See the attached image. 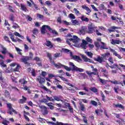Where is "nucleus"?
I'll return each mask as SVG.
<instances>
[{
    "mask_svg": "<svg viewBox=\"0 0 125 125\" xmlns=\"http://www.w3.org/2000/svg\"><path fill=\"white\" fill-rule=\"evenodd\" d=\"M110 55V53L107 52L105 53L102 54V57L99 56L97 59H95V60L97 62H99V63H102V62L104 61V59H105V60H107V58H109Z\"/></svg>",
    "mask_w": 125,
    "mask_h": 125,
    "instance_id": "f257e3e1",
    "label": "nucleus"
},
{
    "mask_svg": "<svg viewBox=\"0 0 125 125\" xmlns=\"http://www.w3.org/2000/svg\"><path fill=\"white\" fill-rule=\"evenodd\" d=\"M6 104L7 107L8 109L7 111L8 114H10V115H13V113L17 114V111L12 108V104H11L7 103ZM12 112H13V113Z\"/></svg>",
    "mask_w": 125,
    "mask_h": 125,
    "instance_id": "f03ea898",
    "label": "nucleus"
},
{
    "mask_svg": "<svg viewBox=\"0 0 125 125\" xmlns=\"http://www.w3.org/2000/svg\"><path fill=\"white\" fill-rule=\"evenodd\" d=\"M45 28H46V29H48L49 31H51V28H50V26L44 25L42 26L41 28V32L42 34L43 35L46 33V30L45 29Z\"/></svg>",
    "mask_w": 125,
    "mask_h": 125,
    "instance_id": "7ed1b4c3",
    "label": "nucleus"
},
{
    "mask_svg": "<svg viewBox=\"0 0 125 125\" xmlns=\"http://www.w3.org/2000/svg\"><path fill=\"white\" fill-rule=\"evenodd\" d=\"M80 34L82 35H84L85 33H87V27L86 26H82L81 29L79 30Z\"/></svg>",
    "mask_w": 125,
    "mask_h": 125,
    "instance_id": "20e7f679",
    "label": "nucleus"
},
{
    "mask_svg": "<svg viewBox=\"0 0 125 125\" xmlns=\"http://www.w3.org/2000/svg\"><path fill=\"white\" fill-rule=\"evenodd\" d=\"M69 41L70 42H74L75 43H77L80 42V39L77 36H73V38L69 39Z\"/></svg>",
    "mask_w": 125,
    "mask_h": 125,
    "instance_id": "39448f33",
    "label": "nucleus"
},
{
    "mask_svg": "<svg viewBox=\"0 0 125 125\" xmlns=\"http://www.w3.org/2000/svg\"><path fill=\"white\" fill-rule=\"evenodd\" d=\"M29 60H31V59H30V58L28 56H22V58L21 59V61L24 63V64H28L27 61H29Z\"/></svg>",
    "mask_w": 125,
    "mask_h": 125,
    "instance_id": "423d86ee",
    "label": "nucleus"
},
{
    "mask_svg": "<svg viewBox=\"0 0 125 125\" xmlns=\"http://www.w3.org/2000/svg\"><path fill=\"white\" fill-rule=\"evenodd\" d=\"M36 80L39 82L40 84H42V83H45V79H44L43 77H42L41 76H38Z\"/></svg>",
    "mask_w": 125,
    "mask_h": 125,
    "instance_id": "0eeeda50",
    "label": "nucleus"
},
{
    "mask_svg": "<svg viewBox=\"0 0 125 125\" xmlns=\"http://www.w3.org/2000/svg\"><path fill=\"white\" fill-rule=\"evenodd\" d=\"M88 44V43L87 42H86L84 40H83L82 43L81 44V46L82 48H83V49H86V48H87V44Z\"/></svg>",
    "mask_w": 125,
    "mask_h": 125,
    "instance_id": "6e6552de",
    "label": "nucleus"
},
{
    "mask_svg": "<svg viewBox=\"0 0 125 125\" xmlns=\"http://www.w3.org/2000/svg\"><path fill=\"white\" fill-rule=\"evenodd\" d=\"M47 124H48V125L51 124V125H69L68 124H64V123H62L61 122H57L56 123H55L54 122L48 121L47 122Z\"/></svg>",
    "mask_w": 125,
    "mask_h": 125,
    "instance_id": "1a4fd4ad",
    "label": "nucleus"
},
{
    "mask_svg": "<svg viewBox=\"0 0 125 125\" xmlns=\"http://www.w3.org/2000/svg\"><path fill=\"white\" fill-rule=\"evenodd\" d=\"M41 109H43V115L45 116L48 114V111H47V108L44 105H42L40 107Z\"/></svg>",
    "mask_w": 125,
    "mask_h": 125,
    "instance_id": "9d476101",
    "label": "nucleus"
},
{
    "mask_svg": "<svg viewBox=\"0 0 125 125\" xmlns=\"http://www.w3.org/2000/svg\"><path fill=\"white\" fill-rule=\"evenodd\" d=\"M70 56L74 59V60H77L79 61H82V59L79 56H76V55H73V53L70 52Z\"/></svg>",
    "mask_w": 125,
    "mask_h": 125,
    "instance_id": "9b49d317",
    "label": "nucleus"
},
{
    "mask_svg": "<svg viewBox=\"0 0 125 125\" xmlns=\"http://www.w3.org/2000/svg\"><path fill=\"white\" fill-rule=\"evenodd\" d=\"M110 51L113 52V55H115V56H116L119 59H122V58H123L120 55H119V54H118V53H117V52H116V51H115V50L110 49Z\"/></svg>",
    "mask_w": 125,
    "mask_h": 125,
    "instance_id": "f8f14e48",
    "label": "nucleus"
},
{
    "mask_svg": "<svg viewBox=\"0 0 125 125\" xmlns=\"http://www.w3.org/2000/svg\"><path fill=\"white\" fill-rule=\"evenodd\" d=\"M81 57L84 62H91V60H90V59H88L87 57L85 55H83Z\"/></svg>",
    "mask_w": 125,
    "mask_h": 125,
    "instance_id": "ddd939ff",
    "label": "nucleus"
},
{
    "mask_svg": "<svg viewBox=\"0 0 125 125\" xmlns=\"http://www.w3.org/2000/svg\"><path fill=\"white\" fill-rule=\"evenodd\" d=\"M70 66H71L72 67L71 68V71H76L78 69V67L77 66H76V65H75V64H74V63L72 62H70L69 63Z\"/></svg>",
    "mask_w": 125,
    "mask_h": 125,
    "instance_id": "4468645a",
    "label": "nucleus"
},
{
    "mask_svg": "<svg viewBox=\"0 0 125 125\" xmlns=\"http://www.w3.org/2000/svg\"><path fill=\"white\" fill-rule=\"evenodd\" d=\"M94 32H95L94 27L92 26L88 27V30L87 29V33H88V34H92Z\"/></svg>",
    "mask_w": 125,
    "mask_h": 125,
    "instance_id": "2eb2a0df",
    "label": "nucleus"
},
{
    "mask_svg": "<svg viewBox=\"0 0 125 125\" xmlns=\"http://www.w3.org/2000/svg\"><path fill=\"white\" fill-rule=\"evenodd\" d=\"M79 104H80V110L83 112H84V111H85V107L84 106V104H83L82 102H80L79 103Z\"/></svg>",
    "mask_w": 125,
    "mask_h": 125,
    "instance_id": "dca6fc26",
    "label": "nucleus"
},
{
    "mask_svg": "<svg viewBox=\"0 0 125 125\" xmlns=\"http://www.w3.org/2000/svg\"><path fill=\"white\" fill-rule=\"evenodd\" d=\"M45 44L46 46H48V47H50V48H52L53 47V44L51 43V42L49 41H46Z\"/></svg>",
    "mask_w": 125,
    "mask_h": 125,
    "instance_id": "f3484780",
    "label": "nucleus"
},
{
    "mask_svg": "<svg viewBox=\"0 0 125 125\" xmlns=\"http://www.w3.org/2000/svg\"><path fill=\"white\" fill-rule=\"evenodd\" d=\"M121 42H122L120 41V40H115L114 39H112L111 43H112V44L115 45V44H120Z\"/></svg>",
    "mask_w": 125,
    "mask_h": 125,
    "instance_id": "a211bd4d",
    "label": "nucleus"
},
{
    "mask_svg": "<svg viewBox=\"0 0 125 125\" xmlns=\"http://www.w3.org/2000/svg\"><path fill=\"white\" fill-rule=\"evenodd\" d=\"M41 88H42V89H44L45 91H47V92H49V93H52V91L49 89L46 88L44 85H42L41 86Z\"/></svg>",
    "mask_w": 125,
    "mask_h": 125,
    "instance_id": "6ab92c4d",
    "label": "nucleus"
},
{
    "mask_svg": "<svg viewBox=\"0 0 125 125\" xmlns=\"http://www.w3.org/2000/svg\"><path fill=\"white\" fill-rule=\"evenodd\" d=\"M82 8H83V9H85V10H86L88 13H90L91 12V10H90V9H89L88 7L86 6L85 5H82Z\"/></svg>",
    "mask_w": 125,
    "mask_h": 125,
    "instance_id": "aec40b11",
    "label": "nucleus"
},
{
    "mask_svg": "<svg viewBox=\"0 0 125 125\" xmlns=\"http://www.w3.org/2000/svg\"><path fill=\"white\" fill-rule=\"evenodd\" d=\"M54 66L56 67V68H57L58 69H60L63 67L64 65L60 63H58L57 64H55L54 63Z\"/></svg>",
    "mask_w": 125,
    "mask_h": 125,
    "instance_id": "412c9836",
    "label": "nucleus"
},
{
    "mask_svg": "<svg viewBox=\"0 0 125 125\" xmlns=\"http://www.w3.org/2000/svg\"><path fill=\"white\" fill-rule=\"evenodd\" d=\"M101 43L102 44V45L101 46V48L102 49H108V47H107L106 43L103 42H101Z\"/></svg>",
    "mask_w": 125,
    "mask_h": 125,
    "instance_id": "4be33fe9",
    "label": "nucleus"
},
{
    "mask_svg": "<svg viewBox=\"0 0 125 125\" xmlns=\"http://www.w3.org/2000/svg\"><path fill=\"white\" fill-rule=\"evenodd\" d=\"M26 101L27 98L24 97V96H22V99L20 100L19 103H20L21 104H22V103H24V102H26Z\"/></svg>",
    "mask_w": 125,
    "mask_h": 125,
    "instance_id": "5701e85b",
    "label": "nucleus"
},
{
    "mask_svg": "<svg viewBox=\"0 0 125 125\" xmlns=\"http://www.w3.org/2000/svg\"><path fill=\"white\" fill-rule=\"evenodd\" d=\"M91 91L92 92H94V93H96V92H98V90L95 87H92L89 88Z\"/></svg>",
    "mask_w": 125,
    "mask_h": 125,
    "instance_id": "b1692460",
    "label": "nucleus"
},
{
    "mask_svg": "<svg viewBox=\"0 0 125 125\" xmlns=\"http://www.w3.org/2000/svg\"><path fill=\"white\" fill-rule=\"evenodd\" d=\"M110 68H111V69H116V68H118L119 70H121V68H120L119 65L116 63H114L112 66H110Z\"/></svg>",
    "mask_w": 125,
    "mask_h": 125,
    "instance_id": "393cba45",
    "label": "nucleus"
},
{
    "mask_svg": "<svg viewBox=\"0 0 125 125\" xmlns=\"http://www.w3.org/2000/svg\"><path fill=\"white\" fill-rule=\"evenodd\" d=\"M81 19L82 21H84L85 22H88L89 21V19L86 17H84V16H82Z\"/></svg>",
    "mask_w": 125,
    "mask_h": 125,
    "instance_id": "a878e982",
    "label": "nucleus"
},
{
    "mask_svg": "<svg viewBox=\"0 0 125 125\" xmlns=\"http://www.w3.org/2000/svg\"><path fill=\"white\" fill-rule=\"evenodd\" d=\"M21 7L23 11H25V12H27V11H28V9L26 7V6L21 4Z\"/></svg>",
    "mask_w": 125,
    "mask_h": 125,
    "instance_id": "bb28decb",
    "label": "nucleus"
},
{
    "mask_svg": "<svg viewBox=\"0 0 125 125\" xmlns=\"http://www.w3.org/2000/svg\"><path fill=\"white\" fill-rule=\"evenodd\" d=\"M114 107H115V108H120V109H122L123 110L125 109V107H124V106H123V105L122 104H114Z\"/></svg>",
    "mask_w": 125,
    "mask_h": 125,
    "instance_id": "cd10ccee",
    "label": "nucleus"
},
{
    "mask_svg": "<svg viewBox=\"0 0 125 125\" xmlns=\"http://www.w3.org/2000/svg\"><path fill=\"white\" fill-rule=\"evenodd\" d=\"M62 50L63 51V52H64V53H70V55L71 56V50L68 49H65V48H62Z\"/></svg>",
    "mask_w": 125,
    "mask_h": 125,
    "instance_id": "c85d7f7f",
    "label": "nucleus"
},
{
    "mask_svg": "<svg viewBox=\"0 0 125 125\" xmlns=\"http://www.w3.org/2000/svg\"><path fill=\"white\" fill-rule=\"evenodd\" d=\"M110 83H113V84H122V83L118 82L117 81H109Z\"/></svg>",
    "mask_w": 125,
    "mask_h": 125,
    "instance_id": "c756f323",
    "label": "nucleus"
},
{
    "mask_svg": "<svg viewBox=\"0 0 125 125\" xmlns=\"http://www.w3.org/2000/svg\"><path fill=\"white\" fill-rule=\"evenodd\" d=\"M10 37L12 42H17V40L14 39V35L13 34H10Z\"/></svg>",
    "mask_w": 125,
    "mask_h": 125,
    "instance_id": "7c9ffc66",
    "label": "nucleus"
},
{
    "mask_svg": "<svg viewBox=\"0 0 125 125\" xmlns=\"http://www.w3.org/2000/svg\"><path fill=\"white\" fill-rule=\"evenodd\" d=\"M0 65H1V66L4 68L6 67V64H4V61H3L2 60H0Z\"/></svg>",
    "mask_w": 125,
    "mask_h": 125,
    "instance_id": "2f4dec72",
    "label": "nucleus"
},
{
    "mask_svg": "<svg viewBox=\"0 0 125 125\" xmlns=\"http://www.w3.org/2000/svg\"><path fill=\"white\" fill-rule=\"evenodd\" d=\"M62 102L63 104H64L65 107L67 108V107L68 108V107H69L70 106V104L68 103H66L65 101H62Z\"/></svg>",
    "mask_w": 125,
    "mask_h": 125,
    "instance_id": "473e14b6",
    "label": "nucleus"
},
{
    "mask_svg": "<svg viewBox=\"0 0 125 125\" xmlns=\"http://www.w3.org/2000/svg\"><path fill=\"white\" fill-rule=\"evenodd\" d=\"M54 100H56V101H62V100L60 98V97H58L57 96H54Z\"/></svg>",
    "mask_w": 125,
    "mask_h": 125,
    "instance_id": "72a5a7b5",
    "label": "nucleus"
},
{
    "mask_svg": "<svg viewBox=\"0 0 125 125\" xmlns=\"http://www.w3.org/2000/svg\"><path fill=\"white\" fill-rule=\"evenodd\" d=\"M71 22L73 25H79V21L78 20H72Z\"/></svg>",
    "mask_w": 125,
    "mask_h": 125,
    "instance_id": "f704fd0d",
    "label": "nucleus"
},
{
    "mask_svg": "<svg viewBox=\"0 0 125 125\" xmlns=\"http://www.w3.org/2000/svg\"><path fill=\"white\" fill-rule=\"evenodd\" d=\"M20 69V65L17 64V67L14 69V72H18Z\"/></svg>",
    "mask_w": 125,
    "mask_h": 125,
    "instance_id": "c9c22d12",
    "label": "nucleus"
},
{
    "mask_svg": "<svg viewBox=\"0 0 125 125\" xmlns=\"http://www.w3.org/2000/svg\"><path fill=\"white\" fill-rule=\"evenodd\" d=\"M68 17L70 19H76V17L75 16V15L73 14H70L68 16Z\"/></svg>",
    "mask_w": 125,
    "mask_h": 125,
    "instance_id": "e433bc0d",
    "label": "nucleus"
},
{
    "mask_svg": "<svg viewBox=\"0 0 125 125\" xmlns=\"http://www.w3.org/2000/svg\"><path fill=\"white\" fill-rule=\"evenodd\" d=\"M51 104H52V103H48L47 105L49 107L50 110H53V109H54V106L51 105Z\"/></svg>",
    "mask_w": 125,
    "mask_h": 125,
    "instance_id": "4c0bfd02",
    "label": "nucleus"
},
{
    "mask_svg": "<svg viewBox=\"0 0 125 125\" xmlns=\"http://www.w3.org/2000/svg\"><path fill=\"white\" fill-rule=\"evenodd\" d=\"M16 50H17L18 53L20 54V55H22V53L21 51H22V50L20 49L19 48L16 47Z\"/></svg>",
    "mask_w": 125,
    "mask_h": 125,
    "instance_id": "58836bf2",
    "label": "nucleus"
},
{
    "mask_svg": "<svg viewBox=\"0 0 125 125\" xmlns=\"http://www.w3.org/2000/svg\"><path fill=\"white\" fill-rule=\"evenodd\" d=\"M99 81L102 83H103V84H105L107 82V81L104 79H102L101 78H99Z\"/></svg>",
    "mask_w": 125,
    "mask_h": 125,
    "instance_id": "ea45409f",
    "label": "nucleus"
},
{
    "mask_svg": "<svg viewBox=\"0 0 125 125\" xmlns=\"http://www.w3.org/2000/svg\"><path fill=\"white\" fill-rule=\"evenodd\" d=\"M82 117L83 118V122L85 124H87V119H86V117H85V116L83 115H82Z\"/></svg>",
    "mask_w": 125,
    "mask_h": 125,
    "instance_id": "a19ab883",
    "label": "nucleus"
},
{
    "mask_svg": "<svg viewBox=\"0 0 125 125\" xmlns=\"http://www.w3.org/2000/svg\"><path fill=\"white\" fill-rule=\"evenodd\" d=\"M5 95L6 97H9L10 94L7 90H5Z\"/></svg>",
    "mask_w": 125,
    "mask_h": 125,
    "instance_id": "79ce46f5",
    "label": "nucleus"
},
{
    "mask_svg": "<svg viewBox=\"0 0 125 125\" xmlns=\"http://www.w3.org/2000/svg\"><path fill=\"white\" fill-rule=\"evenodd\" d=\"M50 33H52V34H54L55 35H56L58 36V33L56 32L55 30H53L51 28V30H49Z\"/></svg>",
    "mask_w": 125,
    "mask_h": 125,
    "instance_id": "37998d69",
    "label": "nucleus"
},
{
    "mask_svg": "<svg viewBox=\"0 0 125 125\" xmlns=\"http://www.w3.org/2000/svg\"><path fill=\"white\" fill-rule=\"evenodd\" d=\"M108 61L111 64H114V61L113 60V58H112V57H109V58L108 59Z\"/></svg>",
    "mask_w": 125,
    "mask_h": 125,
    "instance_id": "c03bdc74",
    "label": "nucleus"
},
{
    "mask_svg": "<svg viewBox=\"0 0 125 125\" xmlns=\"http://www.w3.org/2000/svg\"><path fill=\"white\" fill-rule=\"evenodd\" d=\"M99 8L101 10H103V9H105V6L103 4H101L99 6Z\"/></svg>",
    "mask_w": 125,
    "mask_h": 125,
    "instance_id": "a18cd8bd",
    "label": "nucleus"
},
{
    "mask_svg": "<svg viewBox=\"0 0 125 125\" xmlns=\"http://www.w3.org/2000/svg\"><path fill=\"white\" fill-rule=\"evenodd\" d=\"M63 67L64 68V69L65 70H66V71H68L69 72H70V71H71V68H70V67H68V66H67L66 65H63Z\"/></svg>",
    "mask_w": 125,
    "mask_h": 125,
    "instance_id": "49530a36",
    "label": "nucleus"
},
{
    "mask_svg": "<svg viewBox=\"0 0 125 125\" xmlns=\"http://www.w3.org/2000/svg\"><path fill=\"white\" fill-rule=\"evenodd\" d=\"M59 78H60V79H61V80H62V81H63V82H68L69 80H68V79L62 77V76H59Z\"/></svg>",
    "mask_w": 125,
    "mask_h": 125,
    "instance_id": "de8ad7c7",
    "label": "nucleus"
},
{
    "mask_svg": "<svg viewBox=\"0 0 125 125\" xmlns=\"http://www.w3.org/2000/svg\"><path fill=\"white\" fill-rule=\"evenodd\" d=\"M39 33V30L37 28H34L33 31V34L34 35H36V34H38Z\"/></svg>",
    "mask_w": 125,
    "mask_h": 125,
    "instance_id": "09e8293b",
    "label": "nucleus"
},
{
    "mask_svg": "<svg viewBox=\"0 0 125 125\" xmlns=\"http://www.w3.org/2000/svg\"><path fill=\"white\" fill-rule=\"evenodd\" d=\"M47 100H49V101H52L53 102V101H54V99H53V98H52V97H49L48 96H46Z\"/></svg>",
    "mask_w": 125,
    "mask_h": 125,
    "instance_id": "8fccbe9b",
    "label": "nucleus"
},
{
    "mask_svg": "<svg viewBox=\"0 0 125 125\" xmlns=\"http://www.w3.org/2000/svg\"><path fill=\"white\" fill-rule=\"evenodd\" d=\"M91 104L92 105H93V106H97V102L95 101H91Z\"/></svg>",
    "mask_w": 125,
    "mask_h": 125,
    "instance_id": "3c124183",
    "label": "nucleus"
},
{
    "mask_svg": "<svg viewBox=\"0 0 125 125\" xmlns=\"http://www.w3.org/2000/svg\"><path fill=\"white\" fill-rule=\"evenodd\" d=\"M13 28H14V29H17V28H19V26L18 24H17V23L14 22Z\"/></svg>",
    "mask_w": 125,
    "mask_h": 125,
    "instance_id": "603ef678",
    "label": "nucleus"
},
{
    "mask_svg": "<svg viewBox=\"0 0 125 125\" xmlns=\"http://www.w3.org/2000/svg\"><path fill=\"white\" fill-rule=\"evenodd\" d=\"M31 74L33 77H36V71L35 69H32L31 71Z\"/></svg>",
    "mask_w": 125,
    "mask_h": 125,
    "instance_id": "864d4df0",
    "label": "nucleus"
},
{
    "mask_svg": "<svg viewBox=\"0 0 125 125\" xmlns=\"http://www.w3.org/2000/svg\"><path fill=\"white\" fill-rule=\"evenodd\" d=\"M10 20L11 21H14V16L13 15V14H11L10 15Z\"/></svg>",
    "mask_w": 125,
    "mask_h": 125,
    "instance_id": "5fc2aeb1",
    "label": "nucleus"
},
{
    "mask_svg": "<svg viewBox=\"0 0 125 125\" xmlns=\"http://www.w3.org/2000/svg\"><path fill=\"white\" fill-rule=\"evenodd\" d=\"M74 11H75V13H76V14H77V15H78V14H80V11H79L77 8H74L73 9Z\"/></svg>",
    "mask_w": 125,
    "mask_h": 125,
    "instance_id": "6e6d98bb",
    "label": "nucleus"
},
{
    "mask_svg": "<svg viewBox=\"0 0 125 125\" xmlns=\"http://www.w3.org/2000/svg\"><path fill=\"white\" fill-rule=\"evenodd\" d=\"M47 57H48L49 59L50 60V61H52V57H51V54L48 53L47 54Z\"/></svg>",
    "mask_w": 125,
    "mask_h": 125,
    "instance_id": "4d7b16f0",
    "label": "nucleus"
},
{
    "mask_svg": "<svg viewBox=\"0 0 125 125\" xmlns=\"http://www.w3.org/2000/svg\"><path fill=\"white\" fill-rule=\"evenodd\" d=\"M86 73L88 75L89 78H92V74H91L90 71H86Z\"/></svg>",
    "mask_w": 125,
    "mask_h": 125,
    "instance_id": "13d9d810",
    "label": "nucleus"
},
{
    "mask_svg": "<svg viewBox=\"0 0 125 125\" xmlns=\"http://www.w3.org/2000/svg\"><path fill=\"white\" fill-rule=\"evenodd\" d=\"M65 31H68V29H67V28H63V27H62L60 29V32H65Z\"/></svg>",
    "mask_w": 125,
    "mask_h": 125,
    "instance_id": "bf43d9fd",
    "label": "nucleus"
},
{
    "mask_svg": "<svg viewBox=\"0 0 125 125\" xmlns=\"http://www.w3.org/2000/svg\"><path fill=\"white\" fill-rule=\"evenodd\" d=\"M87 55H88V56H89L90 57H92V55H93V54H92V53H91V52H87L86 53Z\"/></svg>",
    "mask_w": 125,
    "mask_h": 125,
    "instance_id": "052dcab7",
    "label": "nucleus"
},
{
    "mask_svg": "<svg viewBox=\"0 0 125 125\" xmlns=\"http://www.w3.org/2000/svg\"><path fill=\"white\" fill-rule=\"evenodd\" d=\"M9 10H10L11 12L14 13V11H13V7H11L10 5H9Z\"/></svg>",
    "mask_w": 125,
    "mask_h": 125,
    "instance_id": "680f3d73",
    "label": "nucleus"
},
{
    "mask_svg": "<svg viewBox=\"0 0 125 125\" xmlns=\"http://www.w3.org/2000/svg\"><path fill=\"white\" fill-rule=\"evenodd\" d=\"M55 57H60L61 55H60V53H56V54H54Z\"/></svg>",
    "mask_w": 125,
    "mask_h": 125,
    "instance_id": "e2e57ef3",
    "label": "nucleus"
},
{
    "mask_svg": "<svg viewBox=\"0 0 125 125\" xmlns=\"http://www.w3.org/2000/svg\"><path fill=\"white\" fill-rule=\"evenodd\" d=\"M37 17H38V18L42 19V18H43V16L40 14H37Z\"/></svg>",
    "mask_w": 125,
    "mask_h": 125,
    "instance_id": "0e129e2a",
    "label": "nucleus"
},
{
    "mask_svg": "<svg viewBox=\"0 0 125 125\" xmlns=\"http://www.w3.org/2000/svg\"><path fill=\"white\" fill-rule=\"evenodd\" d=\"M25 81V79L23 78L22 79H20L19 82V83H21L22 84H23V83H24V82Z\"/></svg>",
    "mask_w": 125,
    "mask_h": 125,
    "instance_id": "69168bd1",
    "label": "nucleus"
},
{
    "mask_svg": "<svg viewBox=\"0 0 125 125\" xmlns=\"http://www.w3.org/2000/svg\"><path fill=\"white\" fill-rule=\"evenodd\" d=\"M114 89L116 93H119V92L118 91V90L119 89V87H114Z\"/></svg>",
    "mask_w": 125,
    "mask_h": 125,
    "instance_id": "338daca9",
    "label": "nucleus"
},
{
    "mask_svg": "<svg viewBox=\"0 0 125 125\" xmlns=\"http://www.w3.org/2000/svg\"><path fill=\"white\" fill-rule=\"evenodd\" d=\"M2 124H3V125H8V121H4L2 122Z\"/></svg>",
    "mask_w": 125,
    "mask_h": 125,
    "instance_id": "774afa93",
    "label": "nucleus"
}]
</instances>
